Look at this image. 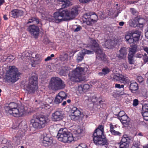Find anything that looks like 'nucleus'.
I'll list each match as a JSON object with an SVG mask.
<instances>
[{
  "label": "nucleus",
  "instance_id": "obj_1",
  "mask_svg": "<svg viewBox=\"0 0 148 148\" xmlns=\"http://www.w3.org/2000/svg\"><path fill=\"white\" fill-rule=\"evenodd\" d=\"M79 8L77 6H75L71 9L70 13L67 10L61 9L54 13L53 17L54 19L51 18L49 21L59 23L64 21L73 19L78 14Z\"/></svg>",
  "mask_w": 148,
  "mask_h": 148
},
{
  "label": "nucleus",
  "instance_id": "obj_2",
  "mask_svg": "<svg viewBox=\"0 0 148 148\" xmlns=\"http://www.w3.org/2000/svg\"><path fill=\"white\" fill-rule=\"evenodd\" d=\"M70 70V67L65 66L60 71V74L64 76L68 74L69 79L73 82H78L82 80L81 79V75L84 71V68L77 67L71 73H69Z\"/></svg>",
  "mask_w": 148,
  "mask_h": 148
},
{
  "label": "nucleus",
  "instance_id": "obj_3",
  "mask_svg": "<svg viewBox=\"0 0 148 148\" xmlns=\"http://www.w3.org/2000/svg\"><path fill=\"white\" fill-rule=\"evenodd\" d=\"M91 43V45L88 44L87 45V47L95 52L96 54V58L104 62H107L108 60V58L95 40L92 39Z\"/></svg>",
  "mask_w": 148,
  "mask_h": 148
},
{
  "label": "nucleus",
  "instance_id": "obj_4",
  "mask_svg": "<svg viewBox=\"0 0 148 148\" xmlns=\"http://www.w3.org/2000/svg\"><path fill=\"white\" fill-rule=\"evenodd\" d=\"M21 74L15 66H10L6 71V80L8 82L14 83L18 80Z\"/></svg>",
  "mask_w": 148,
  "mask_h": 148
},
{
  "label": "nucleus",
  "instance_id": "obj_5",
  "mask_svg": "<svg viewBox=\"0 0 148 148\" xmlns=\"http://www.w3.org/2000/svg\"><path fill=\"white\" fill-rule=\"evenodd\" d=\"M104 130H95L93 134V139L94 143L96 145H107L108 142Z\"/></svg>",
  "mask_w": 148,
  "mask_h": 148
},
{
  "label": "nucleus",
  "instance_id": "obj_6",
  "mask_svg": "<svg viewBox=\"0 0 148 148\" xmlns=\"http://www.w3.org/2000/svg\"><path fill=\"white\" fill-rule=\"evenodd\" d=\"M49 88L53 90H57L64 88L65 84L63 81L58 77L51 78L48 86Z\"/></svg>",
  "mask_w": 148,
  "mask_h": 148
},
{
  "label": "nucleus",
  "instance_id": "obj_7",
  "mask_svg": "<svg viewBox=\"0 0 148 148\" xmlns=\"http://www.w3.org/2000/svg\"><path fill=\"white\" fill-rule=\"evenodd\" d=\"M38 77L36 75H33L30 77L29 79V83L25 88L26 90L29 94L34 93L38 88Z\"/></svg>",
  "mask_w": 148,
  "mask_h": 148
},
{
  "label": "nucleus",
  "instance_id": "obj_8",
  "mask_svg": "<svg viewBox=\"0 0 148 148\" xmlns=\"http://www.w3.org/2000/svg\"><path fill=\"white\" fill-rule=\"evenodd\" d=\"M57 136L59 140L64 143H70L74 140L73 134L63 130H59Z\"/></svg>",
  "mask_w": 148,
  "mask_h": 148
},
{
  "label": "nucleus",
  "instance_id": "obj_9",
  "mask_svg": "<svg viewBox=\"0 0 148 148\" xmlns=\"http://www.w3.org/2000/svg\"><path fill=\"white\" fill-rule=\"evenodd\" d=\"M24 107L23 106L12 110H9V112L6 113L8 114L12 115L16 117H19L23 116L25 114Z\"/></svg>",
  "mask_w": 148,
  "mask_h": 148
},
{
  "label": "nucleus",
  "instance_id": "obj_10",
  "mask_svg": "<svg viewBox=\"0 0 148 148\" xmlns=\"http://www.w3.org/2000/svg\"><path fill=\"white\" fill-rule=\"evenodd\" d=\"M71 114L70 116L71 120L74 121H76L78 120L83 114L76 107L72 108L70 110Z\"/></svg>",
  "mask_w": 148,
  "mask_h": 148
},
{
  "label": "nucleus",
  "instance_id": "obj_11",
  "mask_svg": "<svg viewBox=\"0 0 148 148\" xmlns=\"http://www.w3.org/2000/svg\"><path fill=\"white\" fill-rule=\"evenodd\" d=\"M113 78L114 80L125 84H128L130 82V79L125 75L117 74L113 76Z\"/></svg>",
  "mask_w": 148,
  "mask_h": 148
},
{
  "label": "nucleus",
  "instance_id": "obj_12",
  "mask_svg": "<svg viewBox=\"0 0 148 148\" xmlns=\"http://www.w3.org/2000/svg\"><path fill=\"white\" fill-rule=\"evenodd\" d=\"M27 30L30 34L34 38L38 37L40 32V29L38 26L34 25H30L27 28Z\"/></svg>",
  "mask_w": 148,
  "mask_h": 148
},
{
  "label": "nucleus",
  "instance_id": "obj_13",
  "mask_svg": "<svg viewBox=\"0 0 148 148\" xmlns=\"http://www.w3.org/2000/svg\"><path fill=\"white\" fill-rule=\"evenodd\" d=\"M93 53V51L86 49H84L77 54V62H81L84 59V56L86 54H90Z\"/></svg>",
  "mask_w": 148,
  "mask_h": 148
},
{
  "label": "nucleus",
  "instance_id": "obj_14",
  "mask_svg": "<svg viewBox=\"0 0 148 148\" xmlns=\"http://www.w3.org/2000/svg\"><path fill=\"white\" fill-rule=\"evenodd\" d=\"M145 20L144 19L140 17V16L135 17L132 21L133 23H134L133 25L134 27L136 26L142 28L143 27Z\"/></svg>",
  "mask_w": 148,
  "mask_h": 148
},
{
  "label": "nucleus",
  "instance_id": "obj_15",
  "mask_svg": "<svg viewBox=\"0 0 148 148\" xmlns=\"http://www.w3.org/2000/svg\"><path fill=\"white\" fill-rule=\"evenodd\" d=\"M52 119L54 121L61 120L63 118L62 112L61 111L55 112L52 113Z\"/></svg>",
  "mask_w": 148,
  "mask_h": 148
},
{
  "label": "nucleus",
  "instance_id": "obj_16",
  "mask_svg": "<svg viewBox=\"0 0 148 148\" xmlns=\"http://www.w3.org/2000/svg\"><path fill=\"white\" fill-rule=\"evenodd\" d=\"M24 14L23 12L18 9H14L10 13V16L14 18H17L22 16Z\"/></svg>",
  "mask_w": 148,
  "mask_h": 148
},
{
  "label": "nucleus",
  "instance_id": "obj_17",
  "mask_svg": "<svg viewBox=\"0 0 148 148\" xmlns=\"http://www.w3.org/2000/svg\"><path fill=\"white\" fill-rule=\"evenodd\" d=\"M90 85L87 84H82L78 86L77 90L81 94L86 92L90 88Z\"/></svg>",
  "mask_w": 148,
  "mask_h": 148
},
{
  "label": "nucleus",
  "instance_id": "obj_18",
  "mask_svg": "<svg viewBox=\"0 0 148 148\" xmlns=\"http://www.w3.org/2000/svg\"><path fill=\"white\" fill-rule=\"evenodd\" d=\"M33 53L31 51H25L23 52L22 53V56L25 57H27L30 56L31 55L32 56V57L33 58V62H35L36 61L39 60L38 58L39 57V55L38 54H35L34 57L33 56Z\"/></svg>",
  "mask_w": 148,
  "mask_h": 148
},
{
  "label": "nucleus",
  "instance_id": "obj_19",
  "mask_svg": "<svg viewBox=\"0 0 148 148\" xmlns=\"http://www.w3.org/2000/svg\"><path fill=\"white\" fill-rule=\"evenodd\" d=\"M118 119L120 121L124 127H127L128 126L130 119L126 115L122 116L121 117H119Z\"/></svg>",
  "mask_w": 148,
  "mask_h": 148
},
{
  "label": "nucleus",
  "instance_id": "obj_20",
  "mask_svg": "<svg viewBox=\"0 0 148 148\" xmlns=\"http://www.w3.org/2000/svg\"><path fill=\"white\" fill-rule=\"evenodd\" d=\"M20 107L18 104L14 102H11L8 104V106H6L4 109L6 113L9 112V110H12Z\"/></svg>",
  "mask_w": 148,
  "mask_h": 148
},
{
  "label": "nucleus",
  "instance_id": "obj_21",
  "mask_svg": "<svg viewBox=\"0 0 148 148\" xmlns=\"http://www.w3.org/2000/svg\"><path fill=\"white\" fill-rule=\"evenodd\" d=\"M127 54V50L125 47H121L119 51V53L117 55V57L121 59L125 58Z\"/></svg>",
  "mask_w": 148,
  "mask_h": 148
},
{
  "label": "nucleus",
  "instance_id": "obj_22",
  "mask_svg": "<svg viewBox=\"0 0 148 148\" xmlns=\"http://www.w3.org/2000/svg\"><path fill=\"white\" fill-rule=\"evenodd\" d=\"M42 143L45 146H47L51 145L53 143L52 138L49 137L47 135L43 137L42 140Z\"/></svg>",
  "mask_w": 148,
  "mask_h": 148
},
{
  "label": "nucleus",
  "instance_id": "obj_23",
  "mask_svg": "<svg viewBox=\"0 0 148 148\" xmlns=\"http://www.w3.org/2000/svg\"><path fill=\"white\" fill-rule=\"evenodd\" d=\"M84 17L85 18H89L92 22L96 21L98 18L97 15L94 13H87L84 15Z\"/></svg>",
  "mask_w": 148,
  "mask_h": 148
},
{
  "label": "nucleus",
  "instance_id": "obj_24",
  "mask_svg": "<svg viewBox=\"0 0 148 148\" xmlns=\"http://www.w3.org/2000/svg\"><path fill=\"white\" fill-rule=\"evenodd\" d=\"M132 37L134 38L135 40L138 41L141 35V32L139 30H136L133 31L131 33L129 34Z\"/></svg>",
  "mask_w": 148,
  "mask_h": 148
},
{
  "label": "nucleus",
  "instance_id": "obj_25",
  "mask_svg": "<svg viewBox=\"0 0 148 148\" xmlns=\"http://www.w3.org/2000/svg\"><path fill=\"white\" fill-rule=\"evenodd\" d=\"M85 134V131L84 130H74L73 134L74 138V137H76L79 138L84 136Z\"/></svg>",
  "mask_w": 148,
  "mask_h": 148
},
{
  "label": "nucleus",
  "instance_id": "obj_26",
  "mask_svg": "<svg viewBox=\"0 0 148 148\" xmlns=\"http://www.w3.org/2000/svg\"><path fill=\"white\" fill-rule=\"evenodd\" d=\"M125 38L126 42L130 44L132 43L134 44L135 42L137 41L134 38L132 37L130 34L126 35Z\"/></svg>",
  "mask_w": 148,
  "mask_h": 148
},
{
  "label": "nucleus",
  "instance_id": "obj_27",
  "mask_svg": "<svg viewBox=\"0 0 148 148\" xmlns=\"http://www.w3.org/2000/svg\"><path fill=\"white\" fill-rule=\"evenodd\" d=\"M130 84L129 86L130 90L132 92L135 91L138 89V84L136 82H130Z\"/></svg>",
  "mask_w": 148,
  "mask_h": 148
},
{
  "label": "nucleus",
  "instance_id": "obj_28",
  "mask_svg": "<svg viewBox=\"0 0 148 148\" xmlns=\"http://www.w3.org/2000/svg\"><path fill=\"white\" fill-rule=\"evenodd\" d=\"M110 71V68L107 67H105L102 69L101 72L98 73V75L100 76L105 75L109 73Z\"/></svg>",
  "mask_w": 148,
  "mask_h": 148
},
{
  "label": "nucleus",
  "instance_id": "obj_29",
  "mask_svg": "<svg viewBox=\"0 0 148 148\" xmlns=\"http://www.w3.org/2000/svg\"><path fill=\"white\" fill-rule=\"evenodd\" d=\"M59 4L62 5V7L65 8L69 6L70 1L69 0H57Z\"/></svg>",
  "mask_w": 148,
  "mask_h": 148
},
{
  "label": "nucleus",
  "instance_id": "obj_30",
  "mask_svg": "<svg viewBox=\"0 0 148 148\" xmlns=\"http://www.w3.org/2000/svg\"><path fill=\"white\" fill-rule=\"evenodd\" d=\"M34 23L36 24H38L39 23V20L36 16L31 17L29 19L27 23Z\"/></svg>",
  "mask_w": 148,
  "mask_h": 148
},
{
  "label": "nucleus",
  "instance_id": "obj_31",
  "mask_svg": "<svg viewBox=\"0 0 148 148\" xmlns=\"http://www.w3.org/2000/svg\"><path fill=\"white\" fill-rule=\"evenodd\" d=\"M32 125L34 128L36 129H40L43 127L41 124H40V123L36 119L34 121Z\"/></svg>",
  "mask_w": 148,
  "mask_h": 148
},
{
  "label": "nucleus",
  "instance_id": "obj_32",
  "mask_svg": "<svg viewBox=\"0 0 148 148\" xmlns=\"http://www.w3.org/2000/svg\"><path fill=\"white\" fill-rule=\"evenodd\" d=\"M36 119L40 123V124H41L43 127L45 126V124L47 123V120L45 117H38V118H36Z\"/></svg>",
  "mask_w": 148,
  "mask_h": 148
},
{
  "label": "nucleus",
  "instance_id": "obj_33",
  "mask_svg": "<svg viewBox=\"0 0 148 148\" xmlns=\"http://www.w3.org/2000/svg\"><path fill=\"white\" fill-rule=\"evenodd\" d=\"M105 45L108 48H112L114 47L113 42L110 40L106 41L105 42Z\"/></svg>",
  "mask_w": 148,
  "mask_h": 148
},
{
  "label": "nucleus",
  "instance_id": "obj_34",
  "mask_svg": "<svg viewBox=\"0 0 148 148\" xmlns=\"http://www.w3.org/2000/svg\"><path fill=\"white\" fill-rule=\"evenodd\" d=\"M97 98L94 95L92 96L88 97V99L86 100L89 102L95 103L97 101Z\"/></svg>",
  "mask_w": 148,
  "mask_h": 148
},
{
  "label": "nucleus",
  "instance_id": "obj_35",
  "mask_svg": "<svg viewBox=\"0 0 148 148\" xmlns=\"http://www.w3.org/2000/svg\"><path fill=\"white\" fill-rule=\"evenodd\" d=\"M63 100V99L57 95L55 98L54 103L56 104H58L61 103Z\"/></svg>",
  "mask_w": 148,
  "mask_h": 148
},
{
  "label": "nucleus",
  "instance_id": "obj_36",
  "mask_svg": "<svg viewBox=\"0 0 148 148\" xmlns=\"http://www.w3.org/2000/svg\"><path fill=\"white\" fill-rule=\"evenodd\" d=\"M134 56L133 54L128 55V60L130 64H134L135 61L134 60Z\"/></svg>",
  "mask_w": 148,
  "mask_h": 148
},
{
  "label": "nucleus",
  "instance_id": "obj_37",
  "mask_svg": "<svg viewBox=\"0 0 148 148\" xmlns=\"http://www.w3.org/2000/svg\"><path fill=\"white\" fill-rule=\"evenodd\" d=\"M68 55L67 53H65L63 55H61L60 56V60L62 61H66L68 60Z\"/></svg>",
  "mask_w": 148,
  "mask_h": 148
},
{
  "label": "nucleus",
  "instance_id": "obj_38",
  "mask_svg": "<svg viewBox=\"0 0 148 148\" xmlns=\"http://www.w3.org/2000/svg\"><path fill=\"white\" fill-rule=\"evenodd\" d=\"M129 140V138L127 137V135H124L123 136L121 140V142H120L121 143H128L127 142V141Z\"/></svg>",
  "mask_w": 148,
  "mask_h": 148
},
{
  "label": "nucleus",
  "instance_id": "obj_39",
  "mask_svg": "<svg viewBox=\"0 0 148 148\" xmlns=\"http://www.w3.org/2000/svg\"><path fill=\"white\" fill-rule=\"evenodd\" d=\"M58 95L63 100L66 99L67 97V95L64 91L60 92Z\"/></svg>",
  "mask_w": 148,
  "mask_h": 148
},
{
  "label": "nucleus",
  "instance_id": "obj_40",
  "mask_svg": "<svg viewBox=\"0 0 148 148\" xmlns=\"http://www.w3.org/2000/svg\"><path fill=\"white\" fill-rule=\"evenodd\" d=\"M137 48L136 46H134L131 49L128 54H133L134 56L137 51Z\"/></svg>",
  "mask_w": 148,
  "mask_h": 148
},
{
  "label": "nucleus",
  "instance_id": "obj_41",
  "mask_svg": "<svg viewBox=\"0 0 148 148\" xmlns=\"http://www.w3.org/2000/svg\"><path fill=\"white\" fill-rule=\"evenodd\" d=\"M13 141L17 145L20 143V140L19 139V136H15L13 138Z\"/></svg>",
  "mask_w": 148,
  "mask_h": 148
},
{
  "label": "nucleus",
  "instance_id": "obj_42",
  "mask_svg": "<svg viewBox=\"0 0 148 148\" xmlns=\"http://www.w3.org/2000/svg\"><path fill=\"white\" fill-rule=\"evenodd\" d=\"M140 143L138 142H134L131 148H140Z\"/></svg>",
  "mask_w": 148,
  "mask_h": 148
},
{
  "label": "nucleus",
  "instance_id": "obj_43",
  "mask_svg": "<svg viewBox=\"0 0 148 148\" xmlns=\"http://www.w3.org/2000/svg\"><path fill=\"white\" fill-rule=\"evenodd\" d=\"M116 115L118 117V118L119 117H121L122 116H125V112L123 111H121L119 113V114H116Z\"/></svg>",
  "mask_w": 148,
  "mask_h": 148
},
{
  "label": "nucleus",
  "instance_id": "obj_44",
  "mask_svg": "<svg viewBox=\"0 0 148 148\" xmlns=\"http://www.w3.org/2000/svg\"><path fill=\"white\" fill-rule=\"evenodd\" d=\"M111 133L114 135L121 136V133L119 132L116 131L115 130H110Z\"/></svg>",
  "mask_w": 148,
  "mask_h": 148
},
{
  "label": "nucleus",
  "instance_id": "obj_45",
  "mask_svg": "<svg viewBox=\"0 0 148 148\" xmlns=\"http://www.w3.org/2000/svg\"><path fill=\"white\" fill-rule=\"evenodd\" d=\"M143 111H148V103H145L142 106Z\"/></svg>",
  "mask_w": 148,
  "mask_h": 148
},
{
  "label": "nucleus",
  "instance_id": "obj_46",
  "mask_svg": "<svg viewBox=\"0 0 148 148\" xmlns=\"http://www.w3.org/2000/svg\"><path fill=\"white\" fill-rule=\"evenodd\" d=\"M143 59L145 62H148V57L147 54L145 53L143 55Z\"/></svg>",
  "mask_w": 148,
  "mask_h": 148
},
{
  "label": "nucleus",
  "instance_id": "obj_47",
  "mask_svg": "<svg viewBox=\"0 0 148 148\" xmlns=\"http://www.w3.org/2000/svg\"><path fill=\"white\" fill-rule=\"evenodd\" d=\"M139 104V101L137 99H135L133 100V106L134 107L137 106Z\"/></svg>",
  "mask_w": 148,
  "mask_h": 148
},
{
  "label": "nucleus",
  "instance_id": "obj_48",
  "mask_svg": "<svg viewBox=\"0 0 148 148\" xmlns=\"http://www.w3.org/2000/svg\"><path fill=\"white\" fill-rule=\"evenodd\" d=\"M120 145L122 147H124L125 148H128L129 147V143H120Z\"/></svg>",
  "mask_w": 148,
  "mask_h": 148
},
{
  "label": "nucleus",
  "instance_id": "obj_49",
  "mask_svg": "<svg viewBox=\"0 0 148 148\" xmlns=\"http://www.w3.org/2000/svg\"><path fill=\"white\" fill-rule=\"evenodd\" d=\"M115 87L116 88L119 89L123 88L124 86L123 84L120 85V84H115Z\"/></svg>",
  "mask_w": 148,
  "mask_h": 148
},
{
  "label": "nucleus",
  "instance_id": "obj_50",
  "mask_svg": "<svg viewBox=\"0 0 148 148\" xmlns=\"http://www.w3.org/2000/svg\"><path fill=\"white\" fill-rule=\"evenodd\" d=\"M130 10L131 11L132 14L134 15H136L138 14L137 11L134 8H130Z\"/></svg>",
  "mask_w": 148,
  "mask_h": 148
},
{
  "label": "nucleus",
  "instance_id": "obj_51",
  "mask_svg": "<svg viewBox=\"0 0 148 148\" xmlns=\"http://www.w3.org/2000/svg\"><path fill=\"white\" fill-rule=\"evenodd\" d=\"M53 101V99L51 98H48L46 99V102L47 103L51 104Z\"/></svg>",
  "mask_w": 148,
  "mask_h": 148
},
{
  "label": "nucleus",
  "instance_id": "obj_52",
  "mask_svg": "<svg viewBox=\"0 0 148 148\" xmlns=\"http://www.w3.org/2000/svg\"><path fill=\"white\" fill-rule=\"evenodd\" d=\"M137 80L139 82L141 83L144 81V78L141 76H139L137 77Z\"/></svg>",
  "mask_w": 148,
  "mask_h": 148
},
{
  "label": "nucleus",
  "instance_id": "obj_53",
  "mask_svg": "<svg viewBox=\"0 0 148 148\" xmlns=\"http://www.w3.org/2000/svg\"><path fill=\"white\" fill-rule=\"evenodd\" d=\"M110 130H113L114 129L116 128L117 127H118V125H113L112 123L110 124Z\"/></svg>",
  "mask_w": 148,
  "mask_h": 148
},
{
  "label": "nucleus",
  "instance_id": "obj_54",
  "mask_svg": "<svg viewBox=\"0 0 148 148\" xmlns=\"http://www.w3.org/2000/svg\"><path fill=\"white\" fill-rule=\"evenodd\" d=\"M91 0H79V1L82 4H85L88 3Z\"/></svg>",
  "mask_w": 148,
  "mask_h": 148
},
{
  "label": "nucleus",
  "instance_id": "obj_55",
  "mask_svg": "<svg viewBox=\"0 0 148 148\" xmlns=\"http://www.w3.org/2000/svg\"><path fill=\"white\" fill-rule=\"evenodd\" d=\"M86 19V24L88 25H90L92 24V22L91 21L89 18H85Z\"/></svg>",
  "mask_w": 148,
  "mask_h": 148
},
{
  "label": "nucleus",
  "instance_id": "obj_56",
  "mask_svg": "<svg viewBox=\"0 0 148 148\" xmlns=\"http://www.w3.org/2000/svg\"><path fill=\"white\" fill-rule=\"evenodd\" d=\"M142 114L143 116H148V111H142Z\"/></svg>",
  "mask_w": 148,
  "mask_h": 148
},
{
  "label": "nucleus",
  "instance_id": "obj_57",
  "mask_svg": "<svg viewBox=\"0 0 148 148\" xmlns=\"http://www.w3.org/2000/svg\"><path fill=\"white\" fill-rule=\"evenodd\" d=\"M82 29V27L80 26H78L74 30L75 32H77L80 30Z\"/></svg>",
  "mask_w": 148,
  "mask_h": 148
},
{
  "label": "nucleus",
  "instance_id": "obj_58",
  "mask_svg": "<svg viewBox=\"0 0 148 148\" xmlns=\"http://www.w3.org/2000/svg\"><path fill=\"white\" fill-rule=\"evenodd\" d=\"M104 126L102 125H99L95 130H103Z\"/></svg>",
  "mask_w": 148,
  "mask_h": 148
},
{
  "label": "nucleus",
  "instance_id": "obj_59",
  "mask_svg": "<svg viewBox=\"0 0 148 148\" xmlns=\"http://www.w3.org/2000/svg\"><path fill=\"white\" fill-rule=\"evenodd\" d=\"M51 57L50 56H48L47 58H46L45 59V61H47L50 60H51Z\"/></svg>",
  "mask_w": 148,
  "mask_h": 148
},
{
  "label": "nucleus",
  "instance_id": "obj_60",
  "mask_svg": "<svg viewBox=\"0 0 148 148\" xmlns=\"http://www.w3.org/2000/svg\"><path fill=\"white\" fill-rule=\"evenodd\" d=\"M136 136H143V134L141 132H139V133H136L135 134Z\"/></svg>",
  "mask_w": 148,
  "mask_h": 148
},
{
  "label": "nucleus",
  "instance_id": "obj_61",
  "mask_svg": "<svg viewBox=\"0 0 148 148\" xmlns=\"http://www.w3.org/2000/svg\"><path fill=\"white\" fill-rule=\"evenodd\" d=\"M125 23L123 22L122 21L120 22L119 23V25L120 26H123V25Z\"/></svg>",
  "mask_w": 148,
  "mask_h": 148
},
{
  "label": "nucleus",
  "instance_id": "obj_62",
  "mask_svg": "<svg viewBox=\"0 0 148 148\" xmlns=\"http://www.w3.org/2000/svg\"><path fill=\"white\" fill-rule=\"evenodd\" d=\"M4 2V0H0V6L3 4Z\"/></svg>",
  "mask_w": 148,
  "mask_h": 148
},
{
  "label": "nucleus",
  "instance_id": "obj_63",
  "mask_svg": "<svg viewBox=\"0 0 148 148\" xmlns=\"http://www.w3.org/2000/svg\"><path fill=\"white\" fill-rule=\"evenodd\" d=\"M144 119L146 121H148V116H143Z\"/></svg>",
  "mask_w": 148,
  "mask_h": 148
},
{
  "label": "nucleus",
  "instance_id": "obj_64",
  "mask_svg": "<svg viewBox=\"0 0 148 148\" xmlns=\"http://www.w3.org/2000/svg\"><path fill=\"white\" fill-rule=\"evenodd\" d=\"M66 101H64L62 103L61 105L62 106H64L66 105Z\"/></svg>",
  "mask_w": 148,
  "mask_h": 148
}]
</instances>
